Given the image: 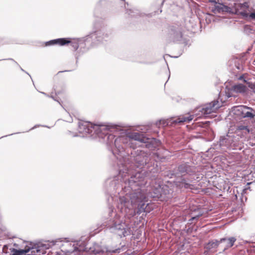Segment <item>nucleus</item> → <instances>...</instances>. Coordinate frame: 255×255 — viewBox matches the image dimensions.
I'll return each instance as SVG.
<instances>
[{
    "label": "nucleus",
    "mask_w": 255,
    "mask_h": 255,
    "mask_svg": "<svg viewBox=\"0 0 255 255\" xmlns=\"http://www.w3.org/2000/svg\"><path fill=\"white\" fill-rule=\"evenodd\" d=\"M129 175L111 177L105 182L110 196L107 199L109 218L103 226L121 238L132 234V222L136 215L145 212L146 198L160 199L166 194L164 190L167 188L156 181L151 186H146V178L142 172H136L130 178Z\"/></svg>",
    "instance_id": "nucleus-1"
},
{
    "label": "nucleus",
    "mask_w": 255,
    "mask_h": 255,
    "mask_svg": "<svg viewBox=\"0 0 255 255\" xmlns=\"http://www.w3.org/2000/svg\"><path fill=\"white\" fill-rule=\"evenodd\" d=\"M119 127L112 124H93L90 122H79L78 130L80 134L69 131L68 133L72 137H89L92 138H102L106 141L108 149L113 156L117 153H129V150L134 149L137 145L136 141L141 143L145 140L146 137L138 132H133L130 136L122 135L117 136L113 133L117 131Z\"/></svg>",
    "instance_id": "nucleus-2"
},
{
    "label": "nucleus",
    "mask_w": 255,
    "mask_h": 255,
    "mask_svg": "<svg viewBox=\"0 0 255 255\" xmlns=\"http://www.w3.org/2000/svg\"><path fill=\"white\" fill-rule=\"evenodd\" d=\"M124 154L117 153L114 156L117 169L119 171L118 175L115 176H120V175L128 174L129 178L130 175H134L130 170L133 166L144 168L150 173H158L160 169L157 165V160L161 159L157 153H148L143 150L137 149L129 150V153Z\"/></svg>",
    "instance_id": "nucleus-3"
},
{
    "label": "nucleus",
    "mask_w": 255,
    "mask_h": 255,
    "mask_svg": "<svg viewBox=\"0 0 255 255\" xmlns=\"http://www.w3.org/2000/svg\"><path fill=\"white\" fill-rule=\"evenodd\" d=\"M111 33L108 32L104 29L98 30L94 32L90 33L82 39L75 40L73 41L70 40V38H57L47 41L45 43L46 46L58 44L60 46H63L70 43L73 50L76 51L79 46L81 47L82 42H84L85 45L91 42L92 45L98 44L100 43H104V41H107L110 39Z\"/></svg>",
    "instance_id": "nucleus-4"
},
{
    "label": "nucleus",
    "mask_w": 255,
    "mask_h": 255,
    "mask_svg": "<svg viewBox=\"0 0 255 255\" xmlns=\"http://www.w3.org/2000/svg\"><path fill=\"white\" fill-rule=\"evenodd\" d=\"M197 171L196 167L185 162L178 165L173 170L170 171L166 176L169 178L181 176V179L176 182V186L180 188L192 190L195 187L192 183L196 180L195 175Z\"/></svg>",
    "instance_id": "nucleus-5"
},
{
    "label": "nucleus",
    "mask_w": 255,
    "mask_h": 255,
    "mask_svg": "<svg viewBox=\"0 0 255 255\" xmlns=\"http://www.w3.org/2000/svg\"><path fill=\"white\" fill-rule=\"evenodd\" d=\"M63 246L69 247V249H62L59 255H80V253L87 251L89 248L87 247L85 241L78 240L73 243L69 241L65 242ZM91 253L96 255L103 253L101 247L97 244H95L93 247H90Z\"/></svg>",
    "instance_id": "nucleus-6"
},
{
    "label": "nucleus",
    "mask_w": 255,
    "mask_h": 255,
    "mask_svg": "<svg viewBox=\"0 0 255 255\" xmlns=\"http://www.w3.org/2000/svg\"><path fill=\"white\" fill-rule=\"evenodd\" d=\"M69 241L66 239H57L55 240L51 241H46L42 243H39L32 247H27V250H28L27 255H40L41 254H45L46 250L52 247L54 245H57L61 247L62 249H69V247L63 246L65 242ZM61 251L56 253V255H59Z\"/></svg>",
    "instance_id": "nucleus-7"
},
{
    "label": "nucleus",
    "mask_w": 255,
    "mask_h": 255,
    "mask_svg": "<svg viewBox=\"0 0 255 255\" xmlns=\"http://www.w3.org/2000/svg\"><path fill=\"white\" fill-rule=\"evenodd\" d=\"M241 143L240 138L236 136L235 134L228 133L226 135L220 137L218 143L216 145V149L220 148L223 150L227 149H241Z\"/></svg>",
    "instance_id": "nucleus-8"
},
{
    "label": "nucleus",
    "mask_w": 255,
    "mask_h": 255,
    "mask_svg": "<svg viewBox=\"0 0 255 255\" xmlns=\"http://www.w3.org/2000/svg\"><path fill=\"white\" fill-rule=\"evenodd\" d=\"M234 111L235 114L241 118L255 120V110L251 107L241 105L234 107Z\"/></svg>",
    "instance_id": "nucleus-9"
},
{
    "label": "nucleus",
    "mask_w": 255,
    "mask_h": 255,
    "mask_svg": "<svg viewBox=\"0 0 255 255\" xmlns=\"http://www.w3.org/2000/svg\"><path fill=\"white\" fill-rule=\"evenodd\" d=\"M237 8L238 15L241 16L242 18L249 20H255V11L251 12L249 2L245 1V0L241 1V3L238 4L236 6Z\"/></svg>",
    "instance_id": "nucleus-10"
},
{
    "label": "nucleus",
    "mask_w": 255,
    "mask_h": 255,
    "mask_svg": "<svg viewBox=\"0 0 255 255\" xmlns=\"http://www.w3.org/2000/svg\"><path fill=\"white\" fill-rule=\"evenodd\" d=\"M193 115H181L177 118H171L167 120H162L159 122L163 126H172L173 125L181 124L184 123H189L193 120Z\"/></svg>",
    "instance_id": "nucleus-11"
},
{
    "label": "nucleus",
    "mask_w": 255,
    "mask_h": 255,
    "mask_svg": "<svg viewBox=\"0 0 255 255\" xmlns=\"http://www.w3.org/2000/svg\"><path fill=\"white\" fill-rule=\"evenodd\" d=\"M243 0H235L233 4H231L232 7L223 4V3H219L215 6L214 11L218 13L228 12L230 13H235L238 15L237 8L236 6L238 4L241 3V1Z\"/></svg>",
    "instance_id": "nucleus-12"
},
{
    "label": "nucleus",
    "mask_w": 255,
    "mask_h": 255,
    "mask_svg": "<svg viewBox=\"0 0 255 255\" xmlns=\"http://www.w3.org/2000/svg\"><path fill=\"white\" fill-rule=\"evenodd\" d=\"M222 105L219 103L218 100H214L211 103H207L199 109V111L202 113V115L206 116L212 113L215 112Z\"/></svg>",
    "instance_id": "nucleus-13"
},
{
    "label": "nucleus",
    "mask_w": 255,
    "mask_h": 255,
    "mask_svg": "<svg viewBox=\"0 0 255 255\" xmlns=\"http://www.w3.org/2000/svg\"><path fill=\"white\" fill-rule=\"evenodd\" d=\"M236 240V238L234 237L221 239L219 240L220 250L222 252H225L226 250L232 247Z\"/></svg>",
    "instance_id": "nucleus-14"
},
{
    "label": "nucleus",
    "mask_w": 255,
    "mask_h": 255,
    "mask_svg": "<svg viewBox=\"0 0 255 255\" xmlns=\"http://www.w3.org/2000/svg\"><path fill=\"white\" fill-rule=\"evenodd\" d=\"M251 130L248 126L242 124L238 125L236 127L235 135L241 138L246 137L249 134Z\"/></svg>",
    "instance_id": "nucleus-15"
},
{
    "label": "nucleus",
    "mask_w": 255,
    "mask_h": 255,
    "mask_svg": "<svg viewBox=\"0 0 255 255\" xmlns=\"http://www.w3.org/2000/svg\"><path fill=\"white\" fill-rule=\"evenodd\" d=\"M143 143L146 148L151 150L155 149L160 143L159 141L155 138L146 137Z\"/></svg>",
    "instance_id": "nucleus-16"
},
{
    "label": "nucleus",
    "mask_w": 255,
    "mask_h": 255,
    "mask_svg": "<svg viewBox=\"0 0 255 255\" xmlns=\"http://www.w3.org/2000/svg\"><path fill=\"white\" fill-rule=\"evenodd\" d=\"M247 88L246 86L243 84H237L233 85L230 88V92L233 94V93H241L244 94L247 91Z\"/></svg>",
    "instance_id": "nucleus-17"
},
{
    "label": "nucleus",
    "mask_w": 255,
    "mask_h": 255,
    "mask_svg": "<svg viewBox=\"0 0 255 255\" xmlns=\"http://www.w3.org/2000/svg\"><path fill=\"white\" fill-rule=\"evenodd\" d=\"M182 34L179 28L175 29H171L170 33V38L175 42L181 41L182 40Z\"/></svg>",
    "instance_id": "nucleus-18"
},
{
    "label": "nucleus",
    "mask_w": 255,
    "mask_h": 255,
    "mask_svg": "<svg viewBox=\"0 0 255 255\" xmlns=\"http://www.w3.org/2000/svg\"><path fill=\"white\" fill-rule=\"evenodd\" d=\"M206 249L208 250L215 249L217 248L220 249V242L219 241L217 240H213L210 241L206 246Z\"/></svg>",
    "instance_id": "nucleus-19"
},
{
    "label": "nucleus",
    "mask_w": 255,
    "mask_h": 255,
    "mask_svg": "<svg viewBox=\"0 0 255 255\" xmlns=\"http://www.w3.org/2000/svg\"><path fill=\"white\" fill-rule=\"evenodd\" d=\"M9 250L12 253L11 255H27L28 253V250H27L26 248L23 250H17L14 248L10 249Z\"/></svg>",
    "instance_id": "nucleus-20"
},
{
    "label": "nucleus",
    "mask_w": 255,
    "mask_h": 255,
    "mask_svg": "<svg viewBox=\"0 0 255 255\" xmlns=\"http://www.w3.org/2000/svg\"><path fill=\"white\" fill-rule=\"evenodd\" d=\"M124 248V247L123 246L122 249L119 248L115 250H109V252L112 253H119L121 252V250L123 251L124 250V249H123Z\"/></svg>",
    "instance_id": "nucleus-21"
},
{
    "label": "nucleus",
    "mask_w": 255,
    "mask_h": 255,
    "mask_svg": "<svg viewBox=\"0 0 255 255\" xmlns=\"http://www.w3.org/2000/svg\"><path fill=\"white\" fill-rule=\"evenodd\" d=\"M49 97L52 98L54 101L57 102L62 107H63L62 104H61L60 101L56 96H54L51 95H49Z\"/></svg>",
    "instance_id": "nucleus-22"
},
{
    "label": "nucleus",
    "mask_w": 255,
    "mask_h": 255,
    "mask_svg": "<svg viewBox=\"0 0 255 255\" xmlns=\"http://www.w3.org/2000/svg\"><path fill=\"white\" fill-rule=\"evenodd\" d=\"M6 228L5 226L0 224V235L3 232L6 231Z\"/></svg>",
    "instance_id": "nucleus-23"
},
{
    "label": "nucleus",
    "mask_w": 255,
    "mask_h": 255,
    "mask_svg": "<svg viewBox=\"0 0 255 255\" xmlns=\"http://www.w3.org/2000/svg\"><path fill=\"white\" fill-rule=\"evenodd\" d=\"M202 213L200 212L197 215L192 217L191 219H190L191 221H193L194 220H197L199 217L201 216L202 215Z\"/></svg>",
    "instance_id": "nucleus-24"
},
{
    "label": "nucleus",
    "mask_w": 255,
    "mask_h": 255,
    "mask_svg": "<svg viewBox=\"0 0 255 255\" xmlns=\"http://www.w3.org/2000/svg\"><path fill=\"white\" fill-rule=\"evenodd\" d=\"M245 30L246 31H249L250 33H252V29L251 28V27L249 25H246L245 26Z\"/></svg>",
    "instance_id": "nucleus-25"
},
{
    "label": "nucleus",
    "mask_w": 255,
    "mask_h": 255,
    "mask_svg": "<svg viewBox=\"0 0 255 255\" xmlns=\"http://www.w3.org/2000/svg\"><path fill=\"white\" fill-rule=\"evenodd\" d=\"M127 12L128 13L129 15H131V17H133V16H135V14H131L132 13H137V12L136 11H133L130 9L129 10H127Z\"/></svg>",
    "instance_id": "nucleus-26"
},
{
    "label": "nucleus",
    "mask_w": 255,
    "mask_h": 255,
    "mask_svg": "<svg viewBox=\"0 0 255 255\" xmlns=\"http://www.w3.org/2000/svg\"><path fill=\"white\" fill-rule=\"evenodd\" d=\"M250 188V187H248V188H246L245 189H244L243 190H242V196L243 195V194L246 193L247 190Z\"/></svg>",
    "instance_id": "nucleus-27"
},
{
    "label": "nucleus",
    "mask_w": 255,
    "mask_h": 255,
    "mask_svg": "<svg viewBox=\"0 0 255 255\" xmlns=\"http://www.w3.org/2000/svg\"><path fill=\"white\" fill-rule=\"evenodd\" d=\"M41 94H43L44 96H46V97H49V95H48L47 94H46V93H44V92H40Z\"/></svg>",
    "instance_id": "nucleus-28"
},
{
    "label": "nucleus",
    "mask_w": 255,
    "mask_h": 255,
    "mask_svg": "<svg viewBox=\"0 0 255 255\" xmlns=\"http://www.w3.org/2000/svg\"><path fill=\"white\" fill-rule=\"evenodd\" d=\"M253 166H255V156L253 158Z\"/></svg>",
    "instance_id": "nucleus-29"
},
{
    "label": "nucleus",
    "mask_w": 255,
    "mask_h": 255,
    "mask_svg": "<svg viewBox=\"0 0 255 255\" xmlns=\"http://www.w3.org/2000/svg\"><path fill=\"white\" fill-rule=\"evenodd\" d=\"M210 1L214 3H217L216 0H210Z\"/></svg>",
    "instance_id": "nucleus-30"
},
{
    "label": "nucleus",
    "mask_w": 255,
    "mask_h": 255,
    "mask_svg": "<svg viewBox=\"0 0 255 255\" xmlns=\"http://www.w3.org/2000/svg\"><path fill=\"white\" fill-rule=\"evenodd\" d=\"M165 0H162L161 2V4L162 5L164 2Z\"/></svg>",
    "instance_id": "nucleus-31"
},
{
    "label": "nucleus",
    "mask_w": 255,
    "mask_h": 255,
    "mask_svg": "<svg viewBox=\"0 0 255 255\" xmlns=\"http://www.w3.org/2000/svg\"><path fill=\"white\" fill-rule=\"evenodd\" d=\"M7 136V135H5V136ZM5 137V136H2L1 137H0V138H2V137Z\"/></svg>",
    "instance_id": "nucleus-32"
},
{
    "label": "nucleus",
    "mask_w": 255,
    "mask_h": 255,
    "mask_svg": "<svg viewBox=\"0 0 255 255\" xmlns=\"http://www.w3.org/2000/svg\"><path fill=\"white\" fill-rule=\"evenodd\" d=\"M20 69L22 71H24V70L23 69H22L21 68Z\"/></svg>",
    "instance_id": "nucleus-33"
},
{
    "label": "nucleus",
    "mask_w": 255,
    "mask_h": 255,
    "mask_svg": "<svg viewBox=\"0 0 255 255\" xmlns=\"http://www.w3.org/2000/svg\"><path fill=\"white\" fill-rule=\"evenodd\" d=\"M35 127H33L32 128H31V129H34Z\"/></svg>",
    "instance_id": "nucleus-34"
},
{
    "label": "nucleus",
    "mask_w": 255,
    "mask_h": 255,
    "mask_svg": "<svg viewBox=\"0 0 255 255\" xmlns=\"http://www.w3.org/2000/svg\"><path fill=\"white\" fill-rule=\"evenodd\" d=\"M254 89L255 90V85H254Z\"/></svg>",
    "instance_id": "nucleus-35"
},
{
    "label": "nucleus",
    "mask_w": 255,
    "mask_h": 255,
    "mask_svg": "<svg viewBox=\"0 0 255 255\" xmlns=\"http://www.w3.org/2000/svg\"><path fill=\"white\" fill-rule=\"evenodd\" d=\"M13 133H11L10 134H9L8 135H12Z\"/></svg>",
    "instance_id": "nucleus-36"
},
{
    "label": "nucleus",
    "mask_w": 255,
    "mask_h": 255,
    "mask_svg": "<svg viewBox=\"0 0 255 255\" xmlns=\"http://www.w3.org/2000/svg\"><path fill=\"white\" fill-rule=\"evenodd\" d=\"M6 247V245H4V247L3 248H5Z\"/></svg>",
    "instance_id": "nucleus-37"
},
{
    "label": "nucleus",
    "mask_w": 255,
    "mask_h": 255,
    "mask_svg": "<svg viewBox=\"0 0 255 255\" xmlns=\"http://www.w3.org/2000/svg\"><path fill=\"white\" fill-rule=\"evenodd\" d=\"M231 95H229L228 97H231Z\"/></svg>",
    "instance_id": "nucleus-38"
}]
</instances>
